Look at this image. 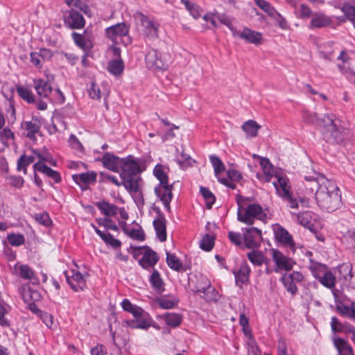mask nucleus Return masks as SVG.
I'll return each mask as SVG.
<instances>
[{
    "label": "nucleus",
    "mask_w": 355,
    "mask_h": 355,
    "mask_svg": "<svg viewBox=\"0 0 355 355\" xmlns=\"http://www.w3.org/2000/svg\"><path fill=\"white\" fill-rule=\"evenodd\" d=\"M272 259L277 267L275 270L276 272L279 270H291L295 263L291 258L285 256L277 250H272Z\"/></svg>",
    "instance_id": "obj_14"
},
{
    "label": "nucleus",
    "mask_w": 355,
    "mask_h": 355,
    "mask_svg": "<svg viewBox=\"0 0 355 355\" xmlns=\"http://www.w3.org/2000/svg\"><path fill=\"white\" fill-rule=\"evenodd\" d=\"M72 38L75 44L82 49L87 50L92 46V40L86 34L81 35L74 32L72 33Z\"/></svg>",
    "instance_id": "obj_29"
},
{
    "label": "nucleus",
    "mask_w": 355,
    "mask_h": 355,
    "mask_svg": "<svg viewBox=\"0 0 355 355\" xmlns=\"http://www.w3.org/2000/svg\"><path fill=\"white\" fill-rule=\"evenodd\" d=\"M73 178L78 184L83 183L87 184L95 182L96 174L94 172L83 173L73 175Z\"/></svg>",
    "instance_id": "obj_38"
},
{
    "label": "nucleus",
    "mask_w": 355,
    "mask_h": 355,
    "mask_svg": "<svg viewBox=\"0 0 355 355\" xmlns=\"http://www.w3.org/2000/svg\"><path fill=\"white\" fill-rule=\"evenodd\" d=\"M128 33L129 28L124 23H119L105 29L107 38L113 43L123 44L125 46L131 42Z\"/></svg>",
    "instance_id": "obj_8"
},
{
    "label": "nucleus",
    "mask_w": 355,
    "mask_h": 355,
    "mask_svg": "<svg viewBox=\"0 0 355 355\" xmlns=\"http://www.w3.org/2000/svg\"><path fill=\"white\" fill-rule=\"evenodd\" d=\"M306 194H314L318 205L327 212L337 210L342 205L341 191L337 184L324 175L313 172L304 175Z\"/></svg>",
    "instance_id": "obj_1"
},
{
    "label": "nucleus",
    "mask_w": 355,
    "mask_h": 355,
    "mask_svg": "<svg viewBox=\"0 0 355 355\" xmlns=\"http://www.w3.org/2000/svg\"><path fill=\"white\" fill-rule=\"evenodd\" d=\"M120 225H121L123 232L130 238L139 241L144 240V234L142 230L139 229H130L125 222L120 223Z\"/></svg>",
    "instance_id": "obj_40"
},
{
    "label": "nucleus",
    "mask_w": 355,
    "mask_h": 355,
    "mask_svg": "<svg viewBox=\"0 0 355 355\" xmlns=\"http://www.w3.org/2000/svg\"><path fill=\"white\" fill-rule=\"evenodd\" d=\"M309 268L312 272V275L318 280L319 279V277L315 274H318V276L321 277L322 273L327 270L324 265L318 263H311L309 266Z\"/></svg>",
    "instance_id": "obj_54"
},
{
    "label": "nucleus",
    "mask_w": 355,
    "mask_h": 355,
    "mask_svg": "<svg viewBox=\"0 0 355 355\" xmlns=\"http://www.w3.org/2000/svg\"><path fill=\"white\" fill-rule=\"evenodd\" d=\"M149 281L151 286L157 293H162L164 291L163 279H162L160 274L157 270H153L150 277Z\"/></svg>",
    "instance_id": "obj_32"
},
{
    "label": "nucleus",
    "mask_w": 355,
    "mask_h": 355,
    "mask_svg": "<svg viewBox=\"0 0 355 355\" xmlns=\"http://www.w3.org/2000/svg\"><path fill=\"white\" fill-rule=\"evenodd\" d=\"M280 280L288 293H290L293 295L297 294L298 289L296 286V284L294 282L291 281L290 278H288L287 274H284Z\"/></svg>",
    "instance_id": "obj_42"
},
{
    "label": "nucleus",
    "mask_w": 355,
    "mask_h": 355,
    "mask_svg": "<svg viewBox=\"0 0 355 355\" xmlns=\"http://www.w3.org/2000/svg\"><path fill=\"white\" fill-rule=\"evenodd\" d=\"M35 171H38L52 178L55 183L61 181V177L58 172L47 166L44 163H35L33 165Z\"/></svg>",
    "instance_id": "obj_27"
},
{
    "label": "nucleus",
    "mask_w": 355,
    "mask_h": 355,
    "mask_svg": "<svg viewBox=\"0 0 355 355\" xmlns=\"http://www.w3.org/2000/svg\"><path fill=\"white\" fill-rule=\"evenodd\" d=\"M108 71L114 76H120L124 70V63L121 58L112 60L108 62Z\"/></svg>",
    "instance_id": "obj_34"
},
{
    "label": "nucleus",
    "mask_w": 355,
    "mask_h": 355,
    "mask_svg": "<svg viewBox=\"0 0 355 355\" xmlns=\"http://www.w3.org/2000/svg\"><path fill=\"white\" fill-rule=\"evenodd\" d=\"M166 223L164 216L159 211L157 217L153 220V226L157 238L162 242L166 240Z\"/></svg>",
    "instance_id": "obj_20"
},
{
    "label": "nucleus",
    "mask_w": 355,
    "mask_h": 355,
    "mask_svg": "<svg viewBox=\"0 0 355 355\" xmlns=\"http://www.w3.org/2000/svg\"><path fill=\"white\" fill-rule=\"evenodd\" d=\"M159 257L157 256V253L150 249H148L144 253L139 263L143 268L150 270L154 267V266L157 263Z\"/></svg>",
    "instance_id": "obj_19"
},
{
    "label": "nucleus",
    "mask_w": 355,
    "mask_h": 355,
    "mask_svg": "<svg viewBox=\"0 0 355 355\" xmlns=\"http://www.w3.org/2000/svg\"><path fill=\"white\" fill-rule=\"evenodd\" d=\"M41 318L48 328L53 329L54 327V319L51 314L44 312L41 315Z\"/></svg>",
    "instance_id": "obj_63"
},
{
    "label": "nucleus",
    "mask_w": 355,
    "mask_h": 355,
    "mask_svg": "<svg viewBox=\"0 0 355 355\" xmlns=\"http://www.w3.org/2000/svg\"><path fill=\"white\" fill-rule=\"evenodd\" d=\"M103 240L105 243L109 244L110 245L114 248H117L120 247L121 245V242L118 239L114 238V236L111 235L110 233H107L105 234V237H104Z\"/></svg>",
    "instance_id": "obj_61"
},
{
    "label": "nucleus",
    "mask_w": 355,
    "mask_h": 355,
    "mask_svg": "<svg viewBox=\"0 0 355 355\" xmlns=\"http://www.w3.org/2000/svg\"><path fill=\"white\" fill-rule=\"evenodd\" d=\"M248 257L250 262L254 266H261L264 261V256L258 251H252L248 253Z\"/></svg>",
    "instance_id": "obj_46"
},
{
    "label": "nucleus",
    "mask_w": 355,
    "mask_h": 355,
    "mask_svg": "<svg viewBox=\"0 0 355 355\" xmlns=\"http://www.w3.org/2000/svg\"><path fill=\"white\" fill-rule=\"evenodd\" d=\"M21 127L27 131V137L33 139L35 134L40 131L41 122L37 118H33L29 121H24L21 124Z\"/></svg>",
    "instance_id": "obj_25"
},
{
    "label": "nucleus",
    "mask_w": 355,
    "mask_h": 355,
    "mask_svg": "<svg viewBox=\"0 0 355 355\" xmlns=\"http://www.w3.org/2000/svg\"><path fill=\"white\" fill-rule=\"evenodd\" d=\"M123 158L112 155L110 153H105L102 157V162L103 166L114 172H119L121 168Z\"/></svg>",
    "instance_id": "obj_17"
},
{
    "label": "nucleus",
    "mask_w": 355,
    "mask_h": 355,
    "mask_svg": "<svg viewBox=\"0 0 355 355\" xmlns=\"http://www.w3.org/2000/svg\"><path fill=\"white\" fill-rule=\"evenodd\" d=\"M31 153L33 156H35V160L37 159L36 163H44L46 162L52 166L56 165L55 160L52 157L48 149L45 148L43 149H32Z\"/></svg>",
    "instance_id": "obj_23"
},
{
    "label": "nucleus",
    "mask_w": 355,
    "mask_h": 355,
    "mask_svg": "<svg viewBox=\"0 0 355 355\" xmlns=\"http://www.w3.org/2000/svg\"><path fill=\"white\" fill-rule=\"evenodd\" d=\"M181 2L185 6L187 10H189V13L194 19H198L200 17V9L198 5L191 3L189 0H181Z\"/></svg>",
    "instance_id": "obj_43"
},
{
    "label": "nucleus",
    "mask_w": 355,
    "mask_h": 355,
    "mask_svg": "<svg viewBox=\"0 0 355 355\" xmlns=\"http://www.w3.org/2000/svg\"><path fill=\"white\" fill-rule=\"evenodd\" d=\"M236 34L245 42L255 45L260 44L262 41V34L261 33L248 28H245L242 32Z\"/></svg>",
    "instance_id": "obj_18"
},
{
    "label": "nucleus",
    "mask_w": 355,
    "mask_h": 355,
    "mask_svg": "<svg viewBox=\"0 0 355 355\" xmlns=\"http://www.w3.org/2000/svg\"><path fill=\"white\" fill-rule=\"evenodd\" d=\"M67 283L76 292L83 291L86 287V281L84 276L78 270L74 269L65 273Z\"/></svg>",
    "instance_id": "obj_12"
},
{
    "label": "nucleus",
    "mask_w": 355,
    "mask_h": 355,
    "mask_svg": "<svg viewBox=\"0 0 355 355\" xmlns=\"http://www.w3.org/2000/svg\"><path fill=\"white\" fill-rule=\"evenodd\" d=\"M162 318L167 325L173 327L179 326L182 320V315L175 313H167L162 315Z\"/></svg>",
    "instance_id": "obj_37"
},
{
    "label": "nucleus",
    "mask_w": 355,
    "mask_h": 355,
    "mask_svg": "<svg viewBox=\"0 0 355 355\" xmlns=\"http://www.w3.org/2000/svg\"><path fill=\"white\" fill-rule=\"evenodd\" d=\"M64 23L71 28L79 29L85 26V21L80 13L72 8L68 15L65 16Z\"/></svg>",
    "instance_id": "obj_16"
},
{
    "label": "nucleus",
    "mask_w": 355,
    "mask_h": 355,
    "mask_svg": "<svg viewBox=\"0 0 355 355\" xmlns=\"http://www.w3.org/2000/svg\"><path fill=\"white\" fill-rule=\"evenodd\" d=\"M210 161L214 167L215 175L218 177L220 173L225 170V166L222 161L216 155L210 156Z\"/></svg>",
    "instance_id": "obj_50"
},
{
    "label": "nucleus",
    "mask_w": 355,
    "mask_h": 355,
    "mask_svg": "<svg viewBox=\"0 0 355 355\" xmlns=\"http://www.w3.org/2000/svg\"><path fill=\"white\" fill-rule=\"evenodd\" d=\"M7 239L11 245L16 247L21 245L25 242L24 236L21 234H8Z\"/></svg>",
    "instance_id": "obj_49"
},
{
    "label": "nucleus",
    "mask_w": 355,
    "mask_h": 355,
    "mask_svg": "<svg viewBox=\"0 0 355 355\" xmlns=\"http://www.w3.org/2000/svg\"><path fill=\"white\" fill-rule=\"evenodd\" d=\"M96 205L101 212L107 216H115L118 212L119 209L115 205L106 201L99 202Z\"/></svg>",
    "instance_id": "obj_36"
},
{
    "label": "nucleus",
    "mask_w": 355,
    "mask_h": 355,
    "mask_svg": "<svg viewBox=\"0 0 355 355\" xmlns=\"http://www.w3.org/2000/svg\"><path fill=\"white\" fill-rule=\"evenodd\" d=\"M66 3L69 7H71V9L73 8H76L87 13L89 10L88 6L86 5L85 2L81 0H65Z\"/></svg>",
    "instance_id": "obj_53"
},
{
    "label": "nucleus",
    "mask_w": 355,
    "mask_h": 355,
    "mask_svg": "<svg viewBox=\"0 0 355 355\" xmlns=\"http://www.w3.org/2000/svg\"><path fill=\"white\" fill-rule=\"evenodd\" d=\"M177 151L178 150L177 149ZM176 162L180 165L181 168H186L191 165V158L189 155L183 152H178L175 157Z\"/></svg>",
    "instance_id": "obj_45"
},
{
    "label": "nucleus",
    "mask_w": 355,
    "mask_h": 355,
    "mask_svg": "<svg viewBox=\"0 0 355 355\" xmlns=\"http://www.w3.org/2000/svg\"><path fill=\"white\" fill-rule=\"evenodd\" d=\"M172 185L164 184L158 185L155 188V192L160 200L163 202L164 207L167 211H170V202L172 199Z\"/></svg>",
    "instance_id": "obj_15"
},
{
    "label": "nucleus",
    "mask_w": 355,
    "mask_h": 355,
    "mask_svg": "<svg viewBox=\"0 0 355 355\" xmlns=\"http://www.w3.org/2000/svg\"><path fill=\"white\" fill-rule=\"evenodd\" d=\"M193 291L199 293V295L207 302L217 301L218 298V292L211 286L210 280L203 275L196 277V285Z\"/></svg>",
    "instance_id": "obj_6"
},
{
    "label": "nucleus",
    "mask_w": 355,
    "mask_h": 355,
    "mask_svg": "<svg viewBox=\"0 0 355 355\" xmlns=\"http://www.w3.org/2000/svg\"><path fill=\"white\" fill-rule=\"evenodd\" d=\"M242 130L248 138L255 137L261 126L254 120H248L242 125Z\"/></svg>",
    "instance_id": "obj_31"
},
{
    "label": "nucleus",
    "mask_w": 355,
    "mask_h": 355,
    "mask_svg": "<svg viewBox=\"0 0 355 355\" xmlns=\"http://www.w3.org/2000/svg\"><path fill=\"white\" fill-rule=\"evenodd\" d=\"M155 176L159 180V185H164L168 184V177L162 169L161 165H157L153 171Z\"/></svg>",
    "instance_id": "obj_52"
},
{
    "label": "nucleus",
    "mask_w": 355,
    "mask_h": 355,
    "mask_svg": "<svg viewBox=\"0 0 355 355\" xmlns=\"http://www.w3.org/2000/svg\"><path fill=\"white\" fill-rule=\"evenodd\" d=\"M243 239L248 248H254L261 241V232L256 227L245 228L243 230Z\"/></svg>",
    "instance_id": "obj_13"
},
{
    "label": "nucleus",
    "mask_w": 355,
    "mask_h": 355,
    "mask_svg": "<svg viewBox=\"0 0 355 355\" xmlns=\"http://www.w3.org/2000/svg\"><path fill=\"white\" fill-rule=\"evenodd\" d=\"M145 62L147 68L154 71L167 69V64L163 60L162 54L154 49L149 50L146 55Z\"/></svg>",
    "instance_id": "obj_10"
},
{
    "label": "nucleus",
    "mask_w": 355,
    "mask_h": 355,
    "mask_svg": "<svg viewBox=\"0 0 355 355\" xmlns=\"http://www.w3.org/2000/svg\"><path fill=\"white\" fill-rule=\"evenodd\" d=\"M228 238L234 245L237 246L242 245V237L240 233L230 231L228 232Z\"/></svg>",
    "instance_id": "obj_62"
},
{
    "label": "nucleus",
    "mask_w": 355,
    "mask_h": 355,
    "mask_svg": "<svg viewBox=\"0 0 355 355\" xmlns=\"http://www.w3.org/2000/svg\"><path fill=\"white\" fill-rule=\"evenodd\" d=\"M34 87L37 94L42 98L47 97L52 91L51 86L49 82L42 79L35 80Z\"/></svg>",
    "instance_id": "obj_28"
},
{
    "label": "nucleus",
    "mask_w": 355,
    "mask_h": 355,
    "mask_svg": "<svg viewBox=\"0 0 355 355\" xmlns=\"http://www.w3.org/2000/svg\"><path fill=\"white\" fill-rule=\"evenodd\" d=\"M271 182L277 193L287 202L291 208L296 209L298 207V202L292 196L289 180L286 175H282V173H276L275 178Z\"/></svg>",
    "instance_id": "obj_5"
},
{
    "label": "nucleus",
    "mask_w": 355,
    "mask_h": 355,
    "mask_svg": "<svg viewBox=\"0 0 355 355\" xmlns=\"http://www.w3.org/2000/svg\"><path fill=\"white\" fill-rule=\"evenodd\" d=\"M69 144L72 148L79 152H82L83 150V145L74 135H70L69 139Z\"/></svg>",
    "instance_id": "obj_60"
},
{
    "label": "nucleus",
    "mask_w": 355,
    "mask_h": 355,
    "mask_svg": "<svg viewBox=\"0 0 355 355\" xmlns=\"http://www.w3.org/2000/svg\"><path fill=\"white\" fill-rule=\"evenodd\" d=\"M200 193L206 200V205L207 209H211L213 204L215 202L214 195L205 187L200 188Z\"/></svg>",
    "instance_id": "obj_51"
},
{
    "label": "nucleus",
    "mask_w": 355,
    "mask_h": 355,
    "mask_svg": "<svg viewBox=\"0 0 355 355\" xmlns=\"http://www.w3.org/2000/svg\"><path fill=\"white\" fill-rule=\"evenodd\" d=\"M96 221L99 225L103 226L107 230H112L114 231L118 230V227L111 219L107 218H98Z\"/></svg>",
    "instance_id": "obj_59"
},
{
    "label": "nucleus",
    "mask_w": 355,
    "mask_h": 355,
    "mask_svg": "<svg viewBox=\"0 0 355 355\" xmlns=\"http://www.w3.org/2000/svg\"><path fill=\"white\" fill-rule=\"evenodd\" d=\"M303 118L307 123L318 125L329 142L341 143L348 133V130L340 124V121L333 114H325L319 119L315 112H305Z\"/></svg>",
    "instance_id": "obj_2"
},
{
    "label": "nucleus",
    "mask_w": 355,
    "mask_h": 355,
    "mask_svg": "<svg viewBox=\"0 0 355 355\" xmlns=\"http://www.w3.org/2000/svg\"><path fill=\"white\" fill-rule=\"evenodd\" d=\"M166 263L173 270L180 271L182 268V263L175 254L166 252Z\"/></svg>",
    "instance_id": "obj_41"
},
{
    "label": "nucleus",
    "mask_w": 355,
    "mask_h": 355,
    "mask_svg": "<svg viewBox=\"0 0 355 355\" xmlns=\"http://www.w3.org/2000/svg\"><path fill=\"white\" fill-rule=\"evenodd\" d=\"M274 232L275 238L278 241L291 245L293 244L291 236L284 228L277 225L274 227Z\"/></svg>",
    "instance_id": "obj_30"
},
{
    "label": "nucleus",
    "mask_w": 355,
    "mask_h": 355,
    "mask_svg": "<svg viewBox=\"0 0 355 355\" xmlns=\"http://www.w3.org/2000/svg\"><path fill=\"white\" fill-rule=\"evenodd\" d=\"M238 220L247 225H252L254 220H264L267 215L261 206L257 203L250 204L245 207L242 198L237 200Z\"/></svg>",
    "instance_id": "obj_4"
},
{
    "label": "nucleus",
    "mask_w": 355,
    "mask_h": 355,
    "mask_svg": "<svg viewBox=\"0 0 355 355\" xmlns=\"http://www.w3.org/2000/svg\"><path fill=\"white\" fill-rule=\"evenodd\" d=\"M259 164L263 173L262 180L265 182H271L275 178V174L279 173L273 168V166L267 158L261 157Z\"/></svg>",
    "instance_id": "obj_21"
},
{
    "label": "nucleus",
    "mask_w": 355,
    "mask_h": 355,
    "mask_svg": "<svg viewBox=\"0 0 355 355\" xmlns=\"http://www.w3.org/2000/svg\"><path fill=\"white\" fill-rule=\"evenodd\" d=\"M352 267L349 263H343L340 265L338 268L339 274L341 277H343L345 282L348 280V278L352 274Z\"/></svg>",
    "instance_id": "obj_55"
},
{
    "label": "nucleus",
    "mask_w": 355,
    "mask_h": 355,
    "mask_svg": "<svg viewBox=\"0 0 355 355\" xmlns=\"http://www.w3.org/2000/svg\"><path fill=\"white\" fill-rule=\"evenodd\" d=\"M15 135L9 128H4L0 132V142L5 146H8V141L13 139Z\"/></svg>",
    "instance_id": "obj_56"
},
{
    "label": "nucleus",
    "mask_w": 355,
    "mask_h": 355,
    "mask_svg": "<svg viewBox=\"0 0 355 355\" xmlns=\"http://www.w3.org/2000/svg\"><path fill=\"white\" fill-rule=\"evenodd\" d=\"M250 271L249 266L245 262L241 265L239 271L234 272L236 284L238 286L242 288L243 284L249 281Z\"/></svg>",
    "instance_id": "obj_22"
},
{
    "label": "nucleus",
    "mask_w": 355,
    "mask_h": 355,
    "mask_svg": "<svg viewBox=\"0 0 355 355\" xmlns=\"http://www.w3.org/2000/svg\"><path fill=\"white\" fill-rule=\"evenodd\" d=\"M342 10L355 27V7L349 4H345L342 8Z\"/></svg>",
    "instance_id": "obj_58"
},
{
    "label": "nucleus",
    "mask_w": 355,
    "mask_h": 355,
    "mask_svg": "<svg viewBox=\"0 0 355 355\" xmlns=\"http://www.w3.org/2000/svg\"><path fill=\"white\" fill-rule=\"evenodd\" d=\"M35 161V156L33 153L31 155H21L17 161V170L23 171L26 174L27 166Z\"/></svg>",
    "instance_id": "obj_39"
},
{
    "label": "nucleus",
    "mask_w": 355,
    "mask_h": 355,
    "mask_svg": "<svg viewBox=\"0 0 355 355\" xmlns=\"http://www.w3.org/2000/svg\"><path fill=\"white\" fill-rule=\"evenodd\" d=\"M332 22L331 18L323 13H315L311 20V28H322L330 25Z\"/></svg>",
    "instance_id": "obj_26"
},
{
    "label": "nucleus",
    "mask_w": 355,
    "mask_h": 355,
    "mask_svg": "<svg viewBox=\"0 0 355 355\" xmlns=\"http://www.w3.org/2000/svg\"><path fill=\"white\" fill-rule=\"evenodd\" d=\"M137 19L141 24L143 35L149 40H155L159 37L160 24L153 17L144 15L141 12L137 14Z\"/></svg>",
    "instance_id": "obj_7"
},
{
    "label": "nucleus",
    "mask_w": 355,
    "mask_h": 355,
    "mask_svg": "<svg viewBox=\"0 0 355 355\" xmlns=\"http://www.w3.org/2000/svg\"><path fill=\"white\" fill-rule=\"evenodd\" d=\"M159 305L164 309H173L177 304V302L166 298H160L157 300Z\"/></svg>",
    "instance_id": "obj_64"
},
{
    "label": "nucleus",
    "mask_w": 355,
    "mask_h": 355,
    "mask_svg": "<svg viewBox=\"0 0 355 355\" xmlns=\"http://www.w3.org/2000/svg\"><path fill=\"white\" fill-rule=\"evenodd\" d=\"M121 304L125 311L132 313L133 316L139 313V311L142 309L141 307L132 304L128 299H124Z\"/></svg>",
    "instance_id": "obj_47"
},
{
    "label": "nucleus",
    "mask_w": 355,
    "mask_h": 355,
    "mask_svg": "<svg viewBox=\"0 0 355 355\" xmlns=\"http://www.w3.org/2000/svg\"><path fill=\"white\" fill-rule=\"evenodd\" d=\"M256 5L269 15H273L275 10L265 0H254Z\"/></svg>",
    "instance_id": "obj_57"
},
{
    "label": "nucleus",
    "mask_w": 355,
    "mask_h": 355,
    "mask_svg": "<svg viewBox=\"0 0 355 355\" xmlns=\"http://www.w3.org/2000/svg\"><path fill=\"white\" fill-rule=\"evenodd\" d=\"M146 162L143 159L129 155L123 158L120 178L123 180V185L130 192H137L139 189L138 176L146 170Z\"/></svg>",
    "instance_id": "obj_3"
},
{
    "label": "nucleus",
    "mask_w": 355,
    "mask_h": 355,
    "mask_svg": "<svg viewBox=\"0 0 355 355\" xmlns=\"http://www.w3.org/2000/svg\"><path fill=\"white\" fill-rule=\"evenodd\" d=\"M15 270L22 279L31 281L36 279L34 271L28 265H16Z\"/></svg>",
    "instance_id": "obj_33"
},
{
    "label": "nucleus",
    "mask_w": 355,
    "mask_h": 355,
    "mask_svg": "<svg viewBox=\"0 0 355 355\" xmlns=\"http://www.w3.org/2000/svg\"><path fill=\"white\" fill-rule=\"evenodd\" d=\"M291 214L294 221L311 231H315L320 226V223L318 216L311 211L300 213L291 211Z\"/></svg>",
    "instance_id": "obj_9"
},
{
    "label": "nucleus",
    "mask_w": 355,
    "mask_h": 355,
    "mask_svg": "<svg viewBox=\"0 0 355 355\" xmlns=\"http://www.w3.org/2000/svg\"><path fill=\"white\" fill-rule=\"evenodd\" d=\"M134 318V320L126 322L127 325L132 329H147L151 326L152 318L143 309Z\"/></svg>",
    "instance_id": "obj_11"
},
{
    "label": "nucleus",
    "mask_w": 355,
    "mask_h": 355,
    "mask_svg": "<svg viewBox=\"0 0 355 355\" xmlns=\"http://www.w3.org/2000/svg\"><path fill=\"white\" fill-rule=\"evenodd\" d=\"M315 275L319 277L318 281L320 283L322 284L324 286L330 289L334 288L336 284V277L331 272L327 270L322 273L321 277L318 276V274Z\"/></svg>",
    "instance_id": "obj_35"
},
{
    "label": "nucleus",
    "mask_w": 355,
    "mask_h": 355,
    "mask_svg": "<svg viewBox=\"0 0 355 355\" xmlns=\"http://www.w3.org/2000/svg\"><path fill=\"white\" fill-rule=\"evenodd\" d=\"M17 92L18 95L28 103H32L35 101L34 95L28 89L18 85L17 86Z\"/></svg>",
    "instance_id": "obj_44"
},
{
    "label": "nucleus",
    "mask_w": 355,
    "mask_h": 355,
    "mask_svg": "<svg viewBox=\"0 0 355 355\" xmlns=\"http://www.w3.org/2000/svg\"><path fill=\"white\" fill-rule=\"evenodd\" d=\"M333 343L338 351V355H354L352 346L343 338L335 337Z\"/></svg>",
    "instance_id": "obj_24"
},
{
    "label": "nucleus",
    "mask_w": 355,
    "mask_h": 355,
    "mask_svg": "<svg viewBox=\"0 0 355 355\" xmlns=\"http://www.w3.org/2000/svg\"><path fill=\"white\" fill-rule=\"evenodd\" d=\"M214 237L210 234H205L200 241V248L205 251H210L214 245Z\"/></svg>",
    "instance_id": "obj_48"
}]
</instances>
